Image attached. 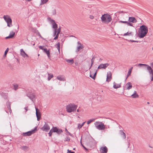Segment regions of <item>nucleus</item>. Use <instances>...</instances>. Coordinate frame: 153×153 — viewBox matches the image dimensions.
I'll return each mask as SVG.
<instances>
[{
    "mask_svg": "<svg viewBox=\"0 0 153 153\" xmlns=\"http://www.w3.org/2000/svg\"><path fill=\"white\" fill-rule=\"evenodd\" d=\"M140 35L139 36V37L140 38H143L148 32V27L144 25L140 27Z\"/></svg>",
    "mask_w": 153,
    "mask_h": 153,
    "instance_id": "nucleus-1",
    "label": "nucleus"
},
{
    "mask_svg": "<svg viewBox=\"0 0 153 153\" xmlns=\"http://www.w3.org/2000/svg\"><path fill=\"white\" fill-rule=\"evenodd\" d=\"M102 21L103 22L108 23L112 20V18L109 14H105L103 15L101 18Z\"/></svg>",
    "mask_w": 153,
    "mask_h": 153,
    "instance_id": "nucleus-2",
    "label": "nucleus"
},
{
    "mask_svg": "<svg viewBox=\"0 0 153 153\" xmlns=\"http://www.w3.org/2000/svg\"><path fill=\"white\" fill-rule=\"evenodd\" d=\"M47 19L52 25V28L54 29L53 36H55L57 33V29L58 28V25L56 23L55 21L52 19L51 18H48Z\"/></svg>",
    "mask_w": 153,
    "mask_h": 153,
    "instance_id": "nucleus-3",
    "label": "nucleus"
},
{
    "mask_svg": "<svg viewBox=\"0 0 153 153\" xmlns=\"http://www.w3.org/2000/svg\"><path fill=\"white\" fill-rule=\"evenodd\" d=\"M96 128L99 130H103L105 128V126L104 123L100 121H96L94 123Z\"/></svg>",
    "mask_w": 153,
    "mask_h": 153,
    "instance_id": "nucleus-4",
    "label": "nucleus"
},
{
    "mask_svg": "<svg viewBox=\"0 0 153 153\" xmlns=\"http://www.w3.org/2000/svg\"><path fill=\"white\" fill-rule=\"evenodd\" d=\"M77 105L74 104H70L66 106L67 111L68 112H71L76 110Z\"/></svg>",
    "mask_w": 153,
    "mask_h": 153,
    "instance_id": "nucleus-5",
    "label": "nucleus"
},
{
    "mask_svg": "<svg viewBox=\"0 0 153 153\" xmlns=\"http://www.w3.org/2000/svg\"><path fill=\"white\" fill-rule=\"evenodd\" d=\"M3 18L7 23V26L9 27L12 26V20L10 17L8 15H4Z\"/></svg>",
    "mask_w": 153,
    "mask_h": 153,
    "instance_id": "nucleus-6",
    "label": "nucleus"
},
{
    "mask_svg": "<svg viewBox=\"0 0 153 153\" xmlns=\"http://www.w3.org/2000/svg\"><path fill=\"white\" fill-rule=\"evenodd\" d=\"M36 127L34 130L31 131H29L25 133H23L22 134V135L23 136H30L33 134L35 132V131H36Z\"/></svg>",
    "mask_w": 153,
    "mask_h": 153,
    "instance_id": "nucleus-7",
    "label": "nucleus"
},
{
    "mask_svg": "<svg viewBox=\"0 0 153 153\" xmlns=\"http://www.w3.org/2000/svg\"><path fill=\"white\" fill-rule=\"evenodd\" d=\"M83 48L84 46L83 45L81 44L80 42L78 41L77 42V46L76 52H77L80 50L82 49Z\"/></svg>",
    "mask_w": 153,
    "mask_h": 153,
    "instance_id": "nucleus-8",
    "label": "nucleus"
},
{
    "mask_svg": "<svg viewBox=\"0 0 153 153\" xmlns=\"http://www.w3.org/2000/svg\"><path fill=\"white\" fill-rule=\"evenodd\" d=\"M27 96L31 100L33 101V100L35 98V95L34 94L30 92H28L27 94Z\"/></svg>",
    "mask_w": 153,
    "mask_h": 153,
    "instance_id": "nucleus-9",
    "label": "nucleus"
},
{
    "mask_svg": "<svg viewBox=\"0 0 153 153\" xmlns=\"http://www.w3.org/2000/svg\"><path fill=\"white\" fill-rule=\"evenodd\" d=\"M41 129L44 131L47 132L50 129V128L48 124L45 123Z\"/></svg>",
    "mask_w": 153,
    "mask_h": 153,
    "instance_id": "nucleus-10",
    "label": "nucleus"
},
{
    "mask_svg": "<svg viewBox=\"0 0 153 153\" xmlns=\"http://www.w3.org/2000/svg\"><path fill=\"white\" fill-rule=\"evenodd\" d=\"M109 65V64L108 63L101 64L98 66V69H105Z\"/></svg>",
    "mask_w": 153,
    "mask_h": 153,
    "instance_id": "nucleus-11",
    "label": "nucleus"
},
{
    "mask_svg": "<svg viewBox=\"0 0 153 153\" xmlns=\"http://www.w3.org/2000/svg\"><path fill=\"white\" fill-rule=\"evenodd\" d=\"M112 74L111 72L109 71L107 73L106 81L108 82L111 81L112 79Z\"/></svg>",
    "mask_w": 153,
    "mask_h": 153,
    "instance_id": "nucleus-12",
    "label": "nucleus"
},
{
    "mask_svg": "<svg viewBox=\"0 0 153 153\" xmlns=\"http://www.w3.org/2000/svg\"><path fill=\"white\" fill-rule=\"evenodd\" d=\"M15 32L13 31H11L9 35L8 36L6 37L5 39H8L10 38H13L15 35Z\"/></svg>",
    "mask_w": 153,
    "mask_h": 153,
    "instance_id": "nucleus-13",
    "label": "nucleus"
},
{
    "mask_svg": "<svg viewBox=\"0 0 153 153\" xmlns=\"http://www.w3.org/2000/svg\"><path fill=\"white\" fill-rule=\"evenodd\" d=\"M36 110V115L37 117L38 120H39L41 118V114L40 112H38V109L36 107H35Z\"/></svg>",
    "mask_w": 153,
    "mask_h": 153,
    "instance_id": "nucleus-14",
    "label": "nucleus"
},
{
    "mask_svg": "<svg viewBox=\"0 0 153 153\" xmlns=\"http://www.w3.org/2000/svg\"><path fill=\"white\" fill-rule=\"evenodd\" d=\"M20 54L21 56L24 58L28 57V55L22 49L20 50Z\"/></svg>",
    "mask_w": 153,
    "mask_h": 153,
    "instance_id": "nucleus-15",
    "label": "nucleus"
},
{
    "mask_svg": "<svg viewBox=\"0 0 153 153\" xmlns=\"http://www.w3.org/2000/svg\"><path fill=\"white\" fill-rule=\"evenodd\" d=\"M56 79L61 81H65V76L63 75H59L56 77Z\"/></svg>",
    "mask_w": 153,
    "mask_h": 153,
    "instance_id": "nucleus-16",
    "label": "nucleus"
},
{
    "mask_svg": "<svg viewBox=\"0 0 153 153\" xmlns=\"http://www.w3.org/2000/svg\"><path fill=\"white\" fill-rule=\"evenodd\" d=\"M128 21L130 22L134 23L137 22L136 19L134 17H130L128 18Z\"/></svg>",
    "mask_w": 153,
    "mask_h": 153,
    "instance_id": "nucleus-17",
    "label": "nucleus"
},
{
    "mask_svg": "<svg viewBox=\"0 0 153 153\" xmlns=\"http://www.w3.org/2000/svg\"><path fill=\"white\" fill-rule=\"evenodd\" d=\"M108 149L106 146L102 147L101 148L100 152L102 153H106Z\"/></svg>",
    "mask_w": 153,
    "mask_h": 153,
    "instance_id": "nucleus-18",
    "label": "nucleus"
},
{
    "mask_svg": "<svg viewBox=\"0 0 153 153\" xmlns=\"http://www.w3.org/2000/svg\"><path fill=\"white\" fill-rule=\"evenodd\" d=\"M147 66V69L150 75L153 74V70L151 67L148 65H147V66Z\"/></svg>",
    "mask_w": 153,
    "mask_h": 153,
    "instance_id": "nucleus-19",
    "label": "nucleus"
},
{
    "mask_svg": "<svg viewBox=\"0 0 153 153\" xmlns=\"http://www.w3.org/2000/svg\"><path fill=\"white\" fill-rule=\"evenodd\" d=\"M132 87L131 84L130 82L127 83L126 85V90H130L132 88Z\"/></svg>",
    "mask_w": 153,
    "mask_h": 153,
    "instance_id": "nucleus-20",
    "label": "nucleus"
},
{
    "mask_svg": "<svg viewBox=\"0 0 153 153\" xmlns=\"http://www.w3.org/2000/svg\"><path fill=\"white\" fill-rule=\"evenodd\" d=\"M61 27H59L58 29H57V34L56 35V36L54 37V39L55 40H56L57 39L58 37L59 34L60 33L61 31Z\"/></svg>",
    "mask_w": 153,
    "mask_h": 153,
    "instance_id": "nucleus-21",
    "label": "nucleus"
},
{
    "mask_svg": "<svg viewBox=\"0 0 153 153\" xmlns=\"http://www.w3.org/2000/svg\"><path fill=\"white\" fill-rule=\"evenodd\" d=\"M119 133L120 135L122 136L123 139H125L126 138V134L122 130H120Z\"/></svg>",
    "mask_w": 153,
    "mask_h": 153,
    "instance_id": "nucleus-22",
    "label": "nucleus"
},
{
    "mask_svg": "<svg viewBox=\"0 0 153 153\" xmlns=\"http://www.w3.org/2000/svg\"><path fill=\"white\" fill-rule=\"evenodd\" d=\"M113 88H117L121 87V85L120 84H117L115 82H113Z\"/></svg>",
    "mask_w": 153,
    "mask_h": 153,
    "instance_id": "nucleus-23",
    "label": "nucleus"
},
{
    "mask_svg": "<svg viewBox=\"0 0 153 153\" xmlns=\"http://www.w3.org/2000/svg\"><path fill=\"white\" fill-rule=\"evenodd\" d=\"M44 52H45L47 55L48 58H50L49 50H48L46 48L44 49Z\"/></svg>",
    "mask_w": 153,
    "mask_h": 153,
    "instance_id": "nucleus-24",
    "label": "nucleus"
},
{
    "mask_svg": "<svg viewBox=\"0 0 153 153\" xmlns=\"http://www.w3.org/2000/svg\"><path fill=\"white\" fill-rule=\"evenodd\" d=\"M7 107L8 108V109L9 110V112L10 113H11L12 112V111L11 109V108H10L11 103L9 101H8L7 102Z\"/></svg>",
    "mask_w": 153,
    "mask_h": 153,
    "instance_id": "nucleus-25",
    "label": "nucleus"
},
{
    "mask_svg": "<svg viewBox=\"0 0 153 153\" xmlns=\"http://www.w3.org/2000/svg\"><path fill=\"white\" fill-rule=\"evenodd\" d=\"M49 0H41V2L40 4V5L46 4L47 3Z\"/></svg>",
    "mask_w": 153,
    "mask_h": 153,
    "instance_id": "nucleus-26",
    "label": "nucleus"
},
{
    "mask_svg": "<svg viewBox=\"0 0 153 153\" xmlns=\"http://www.w3.org/2000/svg\"><path fill=\"white\" fill-rule=\"evenodd\" d=\"M133 33L132 32H127L126 33H124L123 35L124 36H133Z\"/></svg>",
    "mask_w": 153,
    "mask_h": 153,
    "instance_id": "nucleus-27",
    "label": "nucleus"
},
{
    "mask_svg": "<svg viewBox=\"0 0 153 153\" xmlns=\"http://www.w3.org/2000/svg\"><path fill=\"white\" fill-rule=\"evenodd\" d=\"M48 81H49L51 80V79L53 78V74H51L49 73H48Z\"/></svg>",
    "mask_w": 153,
    "mask_h": 153,
    "instance_id": "nucleus-28",
    "label": "nucleus"
},
{
    "mask_svg": "<svg viewBox=\"0 0 153 153\" xmlns=\"http://www.w3.org/2000/svg\"><path fill=\"white\" fill-rule=\"evenodd\" d=\"M20 149L25 151H26L28 150V147L27 146H22L20 147Z\"/></svg>",
    "mask_w": 153,
    "mask_h": 153,
    "instance_id": "nucleus-29",
    "label": "nucleus"
},
{
    "mask_svg": "<svg viewBox=\"0 0 153 153\" xmlns=\"http://www.w3.org/2000/svg\"><path fill=\"white\" fill-rule=\"evenodd\" d=\"M133 68V67H132L131 68H130L129 71H128V74H127V77L126 79V80L128 78V77L131 74V71H132V69Z\"/></svg>",
    "mask_w": 153,
    "mask_h": 153,
    "instance_id": "nucleus-30",
    "label": "nucleus"
},
{
    "mask_svg": "<svg viewBox=\"0 0 153 153\" xmlns=\"http://www.w3.org/2000/svg\"><path fill=\"white\" fill-rule=\"evenodd\" d=\"M95 58V57H94L93 56L92 57V58L91 59V65L90 67L89 68V69L91 68L93 64V63L94 62Z\"/></svg>",
    "mask_w": 153,
    "mask_h": 153,
    "instance_id": "nucleus-31",
    "label": "nucleus"
},
{
    "mask_svg": "<svg viewBox=\"0 0 153 153\" xmlns=\"http://www.w3.org/2000/svg\"><path fill=\"white\" fill-rule=\"evenodd\" d=\"M60 43L59 42H58L56 44V46H57L56 48H57V49L59 52H60Z\"/></svg>",
    "mask_w": 153,
    "mask_h": 153,
    "instance_id": "nucleus-32",
    "label": "nucleus"
},
{
    "mask_svg": "<svg viewBox=\"0 0 153 153\" xmlns=\"http://www.w3.org/2000/svg\"><path fill=\"white\" fill-rule=\"evenodd\" d=\"M66 62L69 63H71V64H72L74 62V60L73 59H66Z\"/></svg>",
    "mask_w": 153,
    "mask_h": 153,
    "instance_id": "nucleus-33",
    "label": "nucleus"
},
{
    "mask_svg": "<svg viewBox=\"0 0 153 153\" xmlns=\"http://www.w3.org/2000/svg\"><path fill=\"white\" fill-rule=\"evenodd\" d=\"M53 132H57L58 131V128L56 127H53L52 128Z\"/></svg>",
    "mask_w": 153,
    "mask_h": 153,
    "instance_id": "nucleus-34",
    "label": "nucleus"
},
{
    "mask_svg": "<svg viewBox=\"0 0 153 153\" xmlns=\"http://www.w3.org/2000/svg\"><path fill=\"white\" fill-rule=\"evenodd\" d=\"M95 119H92L88 120L87 122V124H90L91 123L94 121L95 120Z\"/></svg>",
    "mask_w": 153,
    "mask_h": 153,
    "instance_id": "nucleus-35",
    "label": "nucleus"
},
{
    "mask_svg": "<svg viewBox=\"0 0 153 153\" xmlns=\"http://www.w3.org/2000/svg\"><path fill=\"white\" fill-rule=\"evenodd\" d=\"M131 96L133 98H138L139 97V95L138 94H133Z\"/></svg>",
    "mask_w": 153,
    "mask_h": 153,
    "instance_id": "nucleus-36",
    "label": "nucleus"
},
{
    "mask_svg": "<svg viewBox=\"0 0 153 153\" xmlns=\"http://www.w3.org/2000/svg\"><path fill=\"white\" fill-rule=\"evenodd\" d=\"M97 71H96V72L94 73V75L93 76H92L91 74L90 75V77L93 78L94 79H95V76L96 75Z\"/></svg>",
    "mask_w": 153,
    "mask_h": 153,
    "instance_id": "nucleus-37",
    "label": "nucleus"
},
{
    "mask_svg": "<svg viewBox=\"0 0 153 153\" xmlns=\"http://www.w3.org/2000/svg\"><path fill=\"white\" fill-rule=\"evenodd\" d=\"M52 14L53 15H55L56 14V10L55 9H54L52 11Z\"/></svg>",
    "mask_w": 153,
    "mask_h": 153,
    "instance_id": "nucleus-38",
    "label": "nucleus"
},
{
    "mask_svg": "<svg viewBox=\"0 0 153 153\" xmlns=\"http://www.w3.org/2000/svg\"><path fill=\"white\" fill-rule=\"evenodd\" d=\"M18 85L17 84L15 85H14V89L16 90L18 89Z\"/></svg>",
    "mask_w": 153,
    "mask_h": 153,
    "instance_id": "nucleus-39",
    "label": "nucleus"
},
{
    "mask_svg": "<svg viewBox=\"0 0 153 153\" xmlns=\"http://www.w3.org/2000/svg\"><path fill=\"white\" fill-rule=\"evenodd\" d=\"M53 132V129H52L50 131L49 133H48L50 137L52 135V134Z\"/></svg>",
    "mask_w": 153,
    "mask_h": 153,
    "instance_id": "nucleus-40",
    "label": "nucleus"
},
{
    "mask_svg": "<svg viewBox=\"0 0 153 153\" xmlns=\"http://www.w3.org/2000/svg\"><path fill=\"white\" fill-rule=\"evenodd\" d=\"M70 140V138L68 137H66L65 138V140H64L65 141H69Z\"/></svg>",
    "mask_w": 153,
    "mask_h": 153,
    "instance_id": "nucleus-41",
    "label": "nucleus"
},
{
    "mask_svg": "<svg viewBox=\"0 0 153 153\" xmlns=\"http://www.w3.org/2000/svg\"><path fill=\"white\" fill-rule=\"evenodd\" d=\"M82 126L81 124H78V125L77 128L78 129H80L82 127Z\"/></svg>",
    "mask_w": 153,
    "mask_h": 153,
    "instance_id": "nucleus-42",
    "label": "nucleus"
},
{
    "mask_svg": "<svg viewBox=\"0 0 153 153\" xmlns=\"http://www.w3.org/2000/svg\"><path fill=\"white\" fill-rule=\"evenodd\" d=\"M128 22L127 21H119V23H125V24H127Z\"/></svg>",
    "mask_w": 153,
    "mask_h": 153,
    "instance_id": "nucleus-43",
    "label": "nucleus"
},
{
    "mask_svg": "<svg viewBox=\"0 0 153 153\" xmlns=\"http://www.w3.org/2000/svg\"><path fill=\"white\" fill-rule=\"evenodd\" d=\"M62 132V130L61 129H58V131L56 132L58 134H61Z\"/></svg>",
    "mask_w": 153,
    "mask_h": 153,
    "instance_id": "nucleus-44",
    "label": "nucleus"
},
{
    "mask_svg": "<svg viewBox=\"0 0 153 153\" xmlns=\"http://www.w3.org/2000/svg\"><path fill=\"white\" fill-rule=\"evenodd\" d=\"M138 66H147V65L146 64H138Z\"/></svg>",
    "mask_w": 153,
    "mask_h": 153,
    "instance_id": "nucleus-45",
    "label": "nucleus"
},
{
    "mask_svg": "<svg viewBox=\"0 0 153 153\" xmlns=\"http://www.w3.org/2000/svg\"><path fill=\"white\" fill-rule=\"evenodd\" d=\"M8 51V48H7V49L5 51L4 53V56H5L7 54V53Z\"/></svg>",
    "mask_w": 153,
    "mask_h": 153,
    "instance_id": "nucleus-46",
    "label": "nucleus"
},
{
    "mask_svg": "<svg viewBox=\"0 0 153 153\" xmlns=\"http://www.w3.org/2000/svg\"><path fill=\"white\" fill-rule=\"evenodd\" d=\"M65 131H66L67 133L69 135H70V136H72V134H71V133H70L69 132H68V130H67V129L66 128H65Z\"/></svg>",
    "mask_w": 153,
    "mask_h": 153,
    "instance_id": "nucleus-47",
    "label": "nucleus"
},
{
    "mask_svg": "<svg viewBox=\"0 0 153 153\" xmlns=\"http://www.w3.org/2000/svg\"><path fill=\"white\" fill-rule=\"evenodd\" d=\"M130 22H128V23L127 24V25H129L131 26H133L132 24V23H130Z\"/></svg>",
    "mask_w": 153,
    "mask_h": 153,
    "instance_id": "nucleus-48",
    "label": "nucleus"
},
{
    "mask_svg": "<svg viewBox=\"0 0 153 153\" xmlns=\"http://www.w3.org/2000/svg\"><path fill=\"white\" fill-rule=\"evenodd\" d=\"M89 18L90 19H94V17L92 15H90L89 16Z\"/></svg>",
    "mask_w": 153,
    "mask_h": 153,
    "instance_id": "nucleus-49",
    "label": "nucleus"
},
{
    "mask_svg": "<svg viewBox=\"0 0 153 153\" xmlns=\"http://www.w3.org/2000/svg\"><path fill=\"white\" fill-rule=\"evenodd\" d=\"M80 143L82 146H83V147L86 150H87V149L85 147V146H84L82 144V141H81H81H80Z\"/></svg>",
    "mask_w": 153,
    "mask_h": 153,
    "instance_id": "nucleus-50",
    "label": "nucleus"
},
{
    "mask_svg": "<svg viewBox=\"0 0 153 153\" xmlns=\"http://www.w3.org/2000/svg\"><path fill=\"white\" fill-rule=\"evenodd\" d=\"M39 48L41 50H43L44 51V49H45V48H43V47L42 46H39Z\"/></svg>",
    "mask_w": 153,
    "mask_h": 153,
    "instance_id": "nucleus-51",
    "label": "nucleus"
},
{
    "mask_svg": "<svg viewBox=\"0 0 153 153\" xmlns=\"http://www.w3.org/2000/svg\"><path fill=\"white\" fill-rule=\"evenodd\" d=\"M68 153H75L74 152H71V151L69 149L68 150Z\"/></svg>",
    "mask_w": 153,
    "mask_h": 153,
    "instance_id": "nucleus-52",
    "label": "nucleus"
},
{
    "mask_svg": "<svg viewBox=\"0 0 153 153\" xmlns=\"http://www.w3.org/2000/svg\"><path fill=\"white\" fill-rule=\"evenodd\" d=\"M150 76L151 77L152 79H151V80L152 81H153V74L150 75Z\"/></svg>",
    "mask_w": 153,
    "mask_h": 153,
    "instance_id": "nucleus-53",
    "label": "nucleus"
},
{
    "mask_svg": "<svg viewBox=\"0 0 153 153\" xmlns=\"http://www.w3.org/2000/svg\"><path fill=\"white\" fill-rule=\"evenodd\" d=\"M130 41L132 42H138L137 41H134L133 40H130Z\"/></svg>",
    "mask_w": 153,
    "mask_h": 153,
    "instance_id": "nucleus-54",
    "label": "nucleus"
},
{
    "mask_svg": "<svg viewBox=\"0 0 153 153\" xmlns=\"http://www.w3.org/2000/svg\"><path fill=\"white\" fill-rule=\"evenodd\" d=\"M27 107H26L25 108V109L26 110V112L27 110Z\"/></svg>",
    "mask_w": 153,
    "mask_h": 153,
    "instance_id": "nucleus-55",
    "label": "nucleus"
},
{
    "mask_svg": "<svg viewBox=\"0 0 153 153\" xmlns=\"http://www.w3.org/2000/svg\"><path fill=\"white\" fill-rule=\"evenodd\" d=\"M32 0H25L26 1L29 2L32 1Z\"/></svg>",
    "mask_w": 153,
    "mask_h": 153,
    "instance_id": "nucleus-56",
    "label": "nucleus"
},
{
    "mask_svg": "<svg viewBox=\"0 0 153 153\" xmlns=\"http://www.w3.org/2000/svg\"><path fill=\"white\" fill-rule=\"evenodd\" d=\"M133 94H137V93L136 91H134Z\"/></svg>",
    "mask_w": 153,
    "mask_h": 153,
    "instance_id": "nucleus-57",
    "label": "nucleus"
},
{
    "mask_svg": "<svg viewBox=\"0 0 153 153\" xmlns=\"http://www.w3.org/2000/svg\"><path fill=\"white\" fill-rule=\"evenodd\" d=\"M85 122H83L82 124H81L83 126L84 125V124L85 123Z\"/></svg>",
    "mask_w": 153,
    "mask_h": 153,
    "instance_id": "nucleus-58",
    "label": "nucleus"
},
{
    "mask_svg": "<svg viewBox=\"0 0 153 153\" xmlns=\"http://www.w3.org/2000/svg\"><path fill=\"white\" fill-rule=\"evenodd\" d=\"M151 66H152V68H153V62H152L151 63Z\"/></svg>",
    "mask_w": 153,
    "mask_h": 153,
    "instance_id": "nucleus-59",
    "label": "nucleus"
},
{
    "mask_svg": "<svg viewBox=\"0 0 153 153\" xmlns=\"http://www.w3.org/2000/svg\"><path fill=\"white\" fill-rule=\"evenodd\" d=\"M39 36L41 37V38H42V37L40 35V34H39Z\"/></svg>",
    "mask_w": 153,
    "mask_h": 153,
    "instance_id": "nucleus-60",
    "label": "nucleus"
},
{
    "mask_svg": "<svg viewBox=\"0 0 153 153\" xmlns=\"http://www.w3.org/2000/svg\"><path fill=\"white\" fill-rule=\"evenodd\" d=\"M77 112H79V109H78L77 110Z\"/></svg>",
    "mask_w": 153,
    "mask_h": 153,
    "instance_id": "nucleus-61",
    "label": "nucleus"
},
{
    "mask_svg": "<svg viewBox=\"0 0 153 153\" xmlns=\"http://www.w3.org/2000/svg\"><path fill=\"white\" fill-rule=\"evenodd\" d=\"M147 103L148 104H149V102H147Z\"/></svg>",
    "mask_w": 153,
    "mask_h": 153,
    "instance_id": "nucleus-62",
    "label": "nucleus"
},
{
    "mask_svg": "<svg viewBox=\"0 0 153 153\" xmlns=\"http://www.w3.org/2000/svg\"><path fill=\"white\" fill-rule=\"evenodd\" d=\"M102 59H100V60H102Z\"/></svg>",
    "mask_w": 153,
    "mask_h": 153,
    "instance_id": "nucleus-63",
    "label": "nucleus"
},
{
    "mask_svg": "<svg viewBox=\"0 0 153 153\" xmlns=\"http://www.w3.org/2000/svg\"><path fill=\"white\" fill-rule=\"evenodd\" d=\"M152 50H153V47L152 48Z\"/></svg>",
    "mask_w": 153,
    "mask_h": 153,
    "instance_id": "nucleus-64",
    "label": "nucleus"
}]
</instances>
